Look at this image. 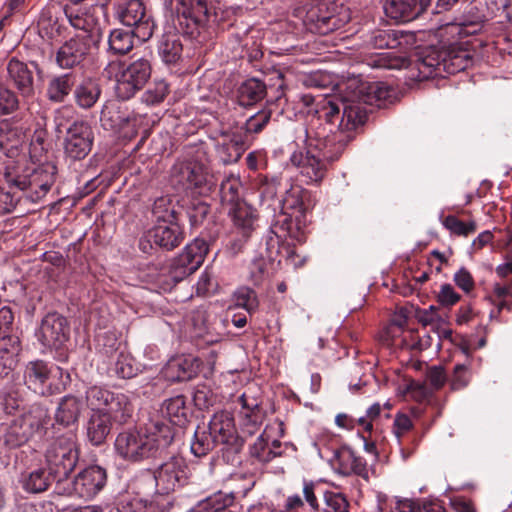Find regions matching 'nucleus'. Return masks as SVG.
Returning <instances> with one entry per match:
<instances>
[{
  "label": "nucleus",
  "mask_w": 512,
  "mask_h": 512,
  "mask_svg": "<svg viewBox=\"0 0 512 512\" xmlns=\"http://www.w3.org/2000/svg\"><path fill=\"white\" fill-rule=\"evenodd\" d=\"M340 119L339 116L338 120ZM352 131L341 128L340 123L337 132L325 137H320L318 133H311L305 126L296 130L295 144L299 150L290 155L289 161L298 169L305 184L320 185L322 183L328 172V164L338 160L353 139Z\"/></svg>",
  "instance_id": "obj_1"
},
{
  "label": "nucleus",
  "mask_w": 512,
  "mask_h": 512,
  "mask_svg": "<svg viewBox=\"0 0 512 512\" xmlns=\"http://www.w3.org/2000/svg\"><path fill=\"white\" fill-rule=\"evenodd\" d=\"M391 93L392 89L383 82H361L348 97L320 98L317 101L312 94H302L300 102L305 107H312L316 104V107L311 108L309 112L313 111L319 118H324L331 124L338 121L342 110L340 127L355 130L367 119V110L363 105L380 106L383 100L391 96Z\"/></svg>",
  "instance_id": "obj_2"
},
{
  "label": "nucleus",
  "mask_w": 512,
  "mask_h": 512,
  "mask_svg": "<svg viewBox=\"0 0 512 512\" xmlns=\"http://www.w3.org/2000/svg\"><path fill=\"white\" fill-rule=\"evenodd\" d=\"M56 174L57 168L50 162L36 166L24 158L7 161L1 186L6 210L15 208L23 197L33 203L42 200L54 185Z\"/></svg>",
  "instance_id": "obj_3"
},
{
  "label": "nucleus",
  "mask_w": 512,
  "mask_h": 512,
  "mask_svg": "<svg viewBox=\"0 0 512 512\" xmlns=\"http://www.w3.org/2000/svg\"><path fill=\"white\" fill-rule=\"evenodd\" d=\"M176 431L163 420H150L144 428L120 432L115 439L117 455L131 463L156 457L175 439Z\"/></svg>",
  "instance_id": "obj_4"
},
{
  "label": "nucleus",
  "mask_w": 512,
  "mask_h": 512,
  "mask_svg": "<svg viewBox=\"0 0 512 512\" xmlns=\"http://www.w3.org/2000/svg\"><path fill=\"white\" fill-rule=\"evenodd\" d=\"M150 61L144 57L129 63L111 61L104 69L109 79L114 78L115 93L121 100H129L142 90L151 77Z\"/></svg>",
  "instance_id": "obj_5"
},
{
  "label": "nucleus",
  "mask_w": 512,
  "mask_h": 512,
  "mask_svg": "<svg viewBox=\"0 0 512 512\" xmlns=\"http://www.w3.org/2000/svg\"><path fill=\"white\" fill-rule=\"evenodd\" d=\"M86 402L91 411L107 414L120 425L126 424L134 411L128 396L98 386L90 387L86 391Z\"/></svg>",
  "instance_id": "obj_6"
},
{
  "label": "nucleus",
  "mask_w": 512,
  "mask_h": 512,
  "mask_svg": "<svg viewBox=\"0 0 512 512\" xmlns=\"http://www.w3.org/2000/svg\"><path fill=\"white\" fill-rule=\"evenodd\" d=\"M48 421L47 410L40 406L33 407L7 426L1 438L3 445L8 449L21 447L35 435L40 434L45 429Z\"/></svg>",
  "instance_id": "obj_7"
},
{
  "label": "nucleus",
  "mask_w": 512,
  "mask_h": 512,
  "mask_svg": "<svg viewBox=\"0 0 512 512\" xmlns=\"http://www.w3.org/2000/svg\"><path fill=\"white\" fill-rule=\"evenodd\" d=\"M241 184L235 177H228L220 186L221 202L229 207L234 224L241 230L242 236L247 239L254 231V209L245 201L239 199Z\"/></svg>",
  "instance_id": "obj_8"
},
{
  "label": "nucleus",
  "mask_w": 512,
  "mask_h": 512,
  "mask_svg": "<svg viewBox=\"0 0 512 512\" xmlns=\"http://www.w3.org/2000/svg\"><path fill=\"white\" fill-rule=\"evenodd\" d=\"M79 459L75 436H62L50 443L45 453L48 469L62 481L73 472Z\"/></svg>",
  "instance_id": "obj_9"
},
{
  "label": "nucleus",
  "mask_w": 512,
  "mask_h": 512,
  "mask_svg": "<svg viewBox=\"0 0 512 512\" xmlns=\"http://www.w3.org/2000/svg\"><path fill=\"white\" fill-rule=\"evenodd\" d=\"M115 15L124 26L132 28L133 34L140 41L146 42L152 37L156 25L142 0L118 3L115 6Z\"/></svg>",
  "instance_id": "obj_10"
},
{
  "label": "nucleus",
  "mask_w": 512,
  "mask_h": 512,
  "mask_svg": "<svg viewBox=\"0 0 512 512\" xmlns=\"http://www.w3.org/2000/svg\"><path fill=\"white\" fill-rule=\"evenodd\" d=\"M338 6L334 2L318 0L309 7L303 17L305 28L316 34L326 35L341 28L346 20L336 13Z\"/></svg>",
  "instance_id": "obj_11"
},
{
  "label": "nucleus",
  "mask_w": 512,
  "mask_h": 512,
  "mask_svg": "<svg viewBox=\"0 0 512 512\" xmlns=\"http://www.w3.org/2000/svg\"><path fill=\"white\" fill-rule=\"evenodd\" d=\"M208 251L207 242L196 238L187 244L184 250L173 259L169 269V277L174 283H178L193 274L204 262Z\"/></svg>",
  "instance_id": "obj_12"
},
{
  "label": "nucleus",
  "mask_w": 512,
  "mask_h": 512,
  "mask_svg": "<svg viewBox=\"0 0 512 512\" xmlns=\"http://www.w3.org/2000/svg\"><path fill=\"white\" fill-rule=\"evenodd\" d=\"M154 479L159 493L169 494L188 483L189 469L183 457L174 455L159 465L154 471Z\"/></svg>",
  "instance_id": "obj_13"
},
{
  "label": "nucleus",
  "mask_w": 512,
  "mask_h": 512,
  "mask_svg": "<svg viewBox=\"0 0 512 512\" xmlns=\"http://www.w3.org/2000/svg\"><path fill=\"white\" fill-rule=\"evenodd\" d=\"M93 142L94 134L90 124L84 120H76L66 130L64 154L72 161L83 160L91 152Z\"/></svg>",
  "instance_id": "obj_14"
},
{
  "label": "nucleus",
  "mask_w": 512,
  "mask_h": 512,
  "mask_svg": "<svg viewBox=\"0 0 512 512\" xmlns=\"http://www.w3.org/2000/svg\"><path fill=\"white\" fill-rule=\"evenodd\" d=\"M316 204V199L311 191L301 185L295 184L285 192L281 199L280 209L291 213L297 229L305 227L307 224V214L312 211Z\"/></svg>",
  "instance_id": "obj_15"
},
{
  "label": "nucleus",
  "mask_w": 512,
  "mask_h": 512,
  "mask_svg": "<svg viewBox=\"0 0 512 512\" xmlns=\"http://www.w3.org/2000/svg\"><path fill=\"white\" fill-rule=\"evenodd\" d=\"M181 8L180 26L183 33L197 38L209 20L211 0H178Z\"/></svg>",
  "instance_id": "obj_16"
},
{
  "label": "nucleus",
  "mask_w": 512,
  "mask_h": 512,
  "mask_svg": "<svg viewBox=\"0 0 512 512\" xmlns=\"http://www.w3.org/2000/svg\"><path fill=\"white\" fill-rule=\"evenodd\" d=\"M208 430L219 445L229 450L239 452L244 444V438L237 435L233 415L228 411L216 412L209 421Z\"/></svg>",
  "instance_id": "obj_17"
},
{
  "label": "nucleus",
  "mask_w": 512,
  "mask_h": 512,
  "mask_svg": "<svg viewBox=\"0 0 512 512\" xmlns=\"http://www.w3.org/2000/svg\"><path fill=\"white\" fill-rule=\"evenodd\" d=\"M70 325L66 317L58 312L46 314L40 324V342L50 348H60L69 340Z\"/></svg>",
  "instance_id": "obj_18"
},
{
  "label": "nucleus",
  "mask_w": 512,
  "mask_h": 512,
  "mask_svg": "<svg viewBox=\"0 0 512 512\" xmlns=\"http://www.w3.org/2000/svg\"><path fill=\"white\" fill-rule=\"evenodd\" d=\"M89 37L76 35L65 41L57 50L55 61L61 69H73L80 66L90 54L92 45Z\"/></svg>",
  "instance_id": "obj_19"
},
{
  "label": "nucleus",
  "mask_w": 512,
  "mask_h": 512,
  "mask_svg": "<svg viewBox=\"0 0 512 512\" xmlns=\"http://www.w3.org/2000/svg\"><path fill=\"white\" fill-rule=\"evenodd\" d=\"M102 8V6L90 8L65 6L63 12L73 28L85 32V35H80V37H89L91 42L97 43L101 37V27L96 12Z\"/></svg>",
  "instance_id": "obj_20"
},
{
  "label": "nucleus",
  "mask_w": 512,
  "mask_h": 512,
  "mask_svg": "<svg viewBox=\"0 0 512 512\" xmlns=\"http://www.w3.org/2000/svg\"><path fill=\"white\" fill-rule=\"evenodd\" d=\"M51 369L43 360H34L27 363L24 370V382L33 392L50 396L58 391L50 383Z\"/></svg>",
  "instance_id": "obj_21"
},
{
  "label": "nucleus",
  "mask_w": 512,
  "mask_h": 512,
  "mask_svg": "<svg viewBox=\"0 0 512 512\" xmlns=\"http://www.w3.org/2000/svg\"><path fill=\"white\" fill-rule=\"evenodd\" d=\"M106 480L105 469L97 465L89 466L73 480V491L81 498L90 499L104 488Z\"/></svg>",
  "instance_id": "obj_22"
},
{
  "label": "nucleus",
  "mask_w": 512,
  "mask_h": 512,
  "mask_svg": "<svg viewBox=\"0 0 512 512\" xmlns=\"http://www.w3.org/2000/svg\"><path fill=\"white\" fill-rule=\"evenodd\" d=\"M279 184L278 177H272L269 180L267 176L262 178V175L258 174V193L261 206L258 219L264 218L268 223L269 218H276V213L281 206V199L277 197Z\"/></svg>",
  "instance_id": "obj_23"
},
{
  "label": "nucleus",
  "mask_w": 512,
  "mask_h": 512,
  "mask_svg": "<svg viewBox=\"0 0 512 512\" xmlns=\"http://www.w3.org/2000/svg\"><path fill=\"white\" fill-rule=\"evenodd\" d=\"M8 80L24 98L35 94L33 72L28 64L17 58H11L7 63Z\"/></svg>",
  "instance_id": "obj_24"
},
{
  "label": "nucleus",
  "mask_w": 512,
  "mask_h": 512,
  "mask_svg": "<svg viewBox=\"0 0 512 512\" xmlns=\"http://www.w3.org/2000/svg\"><path fill=\"white\" fill-rule=\"evenodd\" d=\"M426 6L423 0H386L383 8L387 17L398 22H409L422 14Z\"/></svg>",
  "instance_id": "obj_25"
},
{
  "label": "nucleus",
  "mask_w": 512,
  "mask_h": 512,
  "mask_svg": "<svg viewBox=\"0 0 512 512\" xmlns=\"http://www.w3.org/2000/svg\"><path fill=\"white\" fill-rule=\"evenodd\" d=\"M177 182L186 188L202 189L209 183L205 167L198 162H185L174 167Z\"/></svg>",
  "instance_id": "obj_26"
},
{
  "label": "nucleus",
  "mask_w": 512,
  "mask_h": 512,
  "mask_svg": "<svg viewBox=\"0 0 512 512\" xmlns=\"http://www.w3.org/2000/svg\"><path fill=\"white\" fill-rule=\"evenodd\" d=\"M276 217H281L282 220H275V218H269L267 225H269L271 232L275 235V237H270L267 241V253L269 258V265L272 269L275 266V258L278 254L279 241L280 238L285 237L290 233L292 227V219L294 216H291V213H285L281 209H279L276 213Z\"/></svg>",
  "instance_id": "obj_27"
},
{
  "label": "nucleus",
  "mask_w": 512,
  "mask_h": 512,
  "mask_svg": "<svg viewBox=\"0 0 512 512\" xmlns=\"http://www.w3.org/2000/svg\"><path fill=\"white\" fill-rule=\"evenodd\" d=\"M258 76V102L266 99L268 104L279 101L284 96V79L279 70L273 69L269 72H261Z\"/></svg>",
  "instance_id": "obj_28"
},
{
  "label": "nucleus",
  "mask_w": 512,
  "mask_h": 512,
  "mask_svg": "<svg viewBox=\"0 0 512 512\" xmlns=\"http://www.w3.org/2000/svg\"><path fill=\"white\" fill-rule=\"evenodd\" d=\"M161 412L163 421L176 431L175 438L182 432L187 422V408L185 397L177 395L164 401Z\"/></svg>",
  "instance_id": "obj_29"
},
{
  "label": "nucleus",
  "mask_w": 512,
  "mask_h": 512,
  "mask_svg": "<svg viewBox=\"0 0 512 512\" xmlns=\"http://www.w3.org/2000/svg\"><path fill=\"white\" fill-rule=\"evenodd\" d=\"M444 49L439 50L435 47L425 48L420 52L416 66L419 77L428 79L431 77L443 76L444 66Z\"/></svg>",
  "instance_id": "obj_30"
},
{
  "label": "nucleus",
  "mask_w": 512,
  "mask_h": 512,
  "mask_svg": "<svg viewBox=\"0 0 512 512\" xmlns=\"http://www.w3.org/2000/svg\"><path fill=\"white\" fill-rule=\"evenodd\" d=\"M61 7L52 4L44 7L40 13L37 27L39 35L48 40H54L61 36L64 26L60 22Z\"/></svg>",
  "instance_id": "obj_31"
},
{
  "label": "nucleus",
  "mask_w": 512,
  "mask_h": 512,
  "mask_svg": "<svg viewBox=\"0 0 512 512\" xmlns=\"http://www.w3.org/2000/svg\"><path fill=\"white\" fill-rule=\"evenodd\" d=\"M84 409L83 401L75 395L62 397L55 410L54 420L58 425L70 427L78 423Z\"/></svg>",
  "instance_id": "obj_32"
},
{
  "label": "nucleus",
  "mask_w": 512,
  "mask_h": 512,
  "mask_svg": "<svg viewBox=\"0 0 512 512\" xmlns=\"http://www.w3.org/2000/svg\"><path fill=\"white\" fill-rule=\"evenodd\" d=\"M76 84V75L63 73L50 78L46 87V97L52 103H63L69 97Z\"/></svg>",
  "instance_id": "obj_33"
},
{
  "label": "nucleus",
  "mask_w": 512,
  "mask_h": 512,
  "mask_svg": "<svg viewBox=\"0 0 512 512\" xmlns=\"http://www.w3.org/2000/svg\"><path fill=\"white\" fill-rule=\"evenodd\" d=\"M114 419L107 414L91 411L86 423V436L93 446L102 445L112 429Z\"/></svg>",
  "instance_id": "obj_34"
},
{
  "label": "nucleus",
  "mask_w": 512,
  "mask_h": 512,
  "mask_svg": "<svg viewBox=\"0 0 512 512\" xmlns=\"http://www.w3.org/2000/svg\"><path fill=\"white\" fill-rule=\"evenodd\" d=\"M198 367L196 359L178 357L167 363L164 374L172 382L188 381L198 374Z\"/></svg>",
  "instance_id": "obj_35"
},
{
  "label": "nucleus",
  "mask_w": 512,
  "mask_h": 512,
  "mask_svg": "<svg viewBox=\"0 0 512 512\" xmlns=\"http://www.w3.org/2000/svg\"><path fill=\"white\" fill-rule=\"evenodd\" d=\"M54 481H57V478L48 468H37L23 473L20 479L22 488L33 494L46 491Z\"/></svg>",
  "instance_id": "obj_36"
},
{
  "label": "nucleus",
  "mask_w": 512,
  "mask_h": 512,
  "mask_svg": "<svg viewBox=\"0 0 512 512\" xmlns=\"http://www.w3.org/2000/svg\"><path fill=\"white\" fill-rule=\"evenodd\" d=\"M149 237L155 245L166 250L178 247L183 240L182 231L176 224L158 225L149 230Z\"/></svg>",
  "instance_id": "obj_37"
},
{
  "label": "nucleus",
  "mask_w": 512,
  "mask_h": 512,
  "mask_svg": "<svg viewBox=\"0 0 512 512\" xmlns=\"http://www.w3.org/2000/svg\"><path fill=\"white\" fill-rule=\"evenodd\" d=\"M101 87L93 78H85L78 85L75 84L73 95L75 103L81 109H91L99 100Z\"/></svg>",
  "instance_id": "obj_38"
},
{
  "label": "nucleus",
  "mask_w": 512,
  "mask_h": 512,
  "mask_svg": "<svg viewBox=\"0 0 512 512\" xmlns=\"http://www.w3.org/2000/svg\"><path fill=\"white\" fill-rule=\"evenodd\" d=\"M473 64L471 53L459 46H449L444 49V73L455 74L464 71Z\"/></svg>",
  "instance_id": "obj_39"
},
{
  "label": "nucleus",
  "mask_w": 512,
  "mask_h": 512,
  "mask_svg": "<svg viewBox=\"0 0 512 512\" xmlns=\"http://www.w3.org/2000/svg\"><path fill=\"white\" fill-rule=\"evenodd\" d=\"M451 210L455 214L447 215L442 220V225L453 235L467 237L477 230V223L473 219L468 221H462L458 218V215H470L469 211L460 209L459 207H452Z\"/></svg>",
  "instance_id": "obj_40"
},
{
  "label": "nucleus",
  "mask_w": 512,
  "mask_h": 512,
  "mask_svg": "<svg viewBox=\"0 0 512 512\" xmlns=\"http://www.w3.org/2000/svg\"><path fill=\"white\" fill-rule=\"evenodd\" d=\"M183 46L176 32L164 33L159 41L158 54L166 64H175L182 55Z\"/></svg>",
  "instance_id": "obj_41"
},
{
  "label": "nucleus",
  "mask_w": 512,
  "mask_h": 512,
  "mask_svg": "<svg viewBox=\"0 0 512 512\" xmlns=\"http://www.w3.org/2000/svg\"><path fill=\"white\" fill-rule=\"evenodd\" d=\"M23 133L9 120L0 121V149L13 152L21 145Z\"/></svg>",
  "instance_id": "obj_42"
},
{
  "label": "nucleus",
  "mask_w": 512,
  "mask_h": 512,
  "mask_svg": "<svg viewBox=\"0 0 512 512\" xmlns=\"http://www.w3.org/2000/svg\"><path fill=\"white\" fill-rule=\"evenodd\" d=\"M475 8V0H473L462 15L459 23L462 30L467 34L477 33L482 28L483 23L489 20L484 10L480 11V9Z\"/></svg>",
  "instance_id": "obj_43"
},
{
  "label": "nucleus",
  "mask_w": 512,
  "mask_h": 512,
  "mask_svg": "<svg viewBox=\"0 0 512 512\" xmlns=\"http://www.w3.org/2000/svg\"><path fill=\"white\" fill-rule=\"evenodd\" d=\"M133 31L114 29L110 32L108 45L109 51L115 55H124L130 52L134 46Z\"/></svg>",
  "instance_id": "obj_44"
},
{
  "label": "nucleus",
  "mask_w": 512,
  "mask_h": 512,
  "mask_svg": "<svg viewBox=\"0 0 512 512\" xmlns=\"http://www.w3.org/2000/svg\"><path fill=\"white\" fill-rule=\"evenodd\" d=\"M281 442L278 439L270 440L268 429L258 437V461L269 462L273 458L280 456Z\"/></svg>",
  "instance_id": "obj_45"
},
{
  "label": "nucleus",
  "mask_w": 512,
  "mask_h": 512,
  "mask_svg": "<svg viewBox=\"0 0 512 512\" xmlns=\"http://www.w3.org/2000/svg\"><path fill=\"white\" fill-rule=\"evenodd\" d=\"M368 44L375 49H395L401 43L397 31L379 29L370 34Z\"/></svg>",
  "instance_id": "obj_46"
},
{
  "label": "nucleus",
  "mask_w": 512,
  "mask_h": 512,
  "mask_svg": "<svg viewBox=\"0 0 512 512\" xmlns=\"http://www.w3.org/2000/svg\"><path fill=\"white\" fill-rule=\"evenodd\" d=\"M218 445L219 443L214 439L208 429L201 432L196 431L194 441L191 443V452L197 457H202L207 455Z\"/></svg>",
  "instance_id": "obj_47"
},
{
  "label": "nucleus",
  "mask_w": 512,
  "mask_h": 512,
  "mask_svg": "<svg viewBox=\"0 0 512 512\" xmlns=\"http://www.w3.org/2000/svg\"><path fill=\"white\" fill-rule=\"evenodd\" d=\"M113 371L119 378L131 379L138 374L139 367L131 355L120 353L114 363Z\"/></svg>",
  "instance_id": "obj_48"
},
{
  "label": "nucleus",
  "mask_w": 512,
  "mask_h": 512,
  "mask_svg": "<svg viewBox=\"0 0 512 512\" xmlns=\"http://www.w3.org/2000/svg\"><path fill=\"white\" fill-rule=\"evenodd\" d=\"M324 512H350V503L347 497L340 492H324Z\"/></svg>",
  "instance_id": "obj_49"
},
{
  "label": "nucleus",
  "mask_w": 512,
  "mask_h": 512,
  "mask_svg": "<svg viewBox=\"0 0 512 512\" xmlns=\"http://www.w3.org/2000/svg\"><path fill=\"white\" fill-rule=\"evenodd\" d=\"M18 95L5 85L0 84V117L13 114L19 109Z\"/></svg>",
  "instance_id": "obj_50"
},
{
  "label": "nucleus",
  "mask_w": 512,
  "mask_h": 512,
  "mask_svg": "<svg viewBox=\"0 0 512 512\" xmlns=\"http://www.w3.org/2000/svg\"><path fill=\"white\" fill-rule=\"evenodd\" d=\"M354 455L355 452L347 446H342L335 450L332 462L340 474L351 475V462Z\"/></svg>",
  "instance_id": "obj_51"
},
{
  "label": "nucleus",
  "mask_w": 512,
  "mask_h": 512,
  "mask_svg": "<svg viewBox=\"0 0 512 512\" xmlns=\"http://www.w3.org/2000/svg\"><path fill=\"white\" fill-rule=\"evenodd\" d=\"M169 92L168 84L161 80L154 83L152 88L146 90L142 95V101L147 105H155L162 102Z\"/></svg>",
  "instance_id": "obj_52"
},
{
  "label": "nucleus",
  "mask_w": 512,
  "mask_h": 512,
  "mask_svg": "<svg viewBox=\"0 0 512 512\" xmlns=\"http://www.w3.org/2000/svg\"><path fill=\"white\" fill-rule=\"evenodd\" d=\"M509 6V0H475V9L484 10L488 19H493L498 12L504 11Z\"/></svg>",
  "instance_id": "obj_53"
},
{
  "label": "nucleus",
  "mask_w": 512,
  "mask_h": 512,
  "mask_svg": "<svg viewBox=\"0 0 512 512\" xmlns=\"http://www.w3.org/2000/svg\"><path fill=\"white\" fill-rule=\"evenodd\" d=\"M238 103L243 107L253 106L256 103V79H250L239 87Z\"/></svg>",
  "instance_id": "obj_54"
},
{
  "label": "nucleus",
  "mask_w": 512,
  "mask_h": 512,
  "mask_svg": "<svg viewBox=\"0 0 512 512\" xmlns=\"http://www.w3.org/2000/svg\"><path fill=\"white\" fill-rule=\"evenodd\" d=\"M21 351L20 340L17 336L5 334L0 337V353L4 355H11L13 359H18Z\"/></svg>",
  "instance_id": "obj_55"
},
{
  "label": "nucleus",
  "mask_w": 512,
  "mask_h": 512,
  "mask_svg": "<svg viewBox=\"0 0 512 512\" xmlns=\"http://www.w3.org/2000/svg\"><path fill=\"white\" fill-rule=\"evenodd\" d=\"M470 381L468 366L465 364H457L454 367L451 378V389L460 390L465 388Z\"/></svg>",
  "instance_id": "obj_56"
},
{
  "label": "nucleus",
  "mask_w": 512,
  "mask_h": 512,
  "mask_svg": "<svg viewBox=\"0 0 512 512\" xmlns=\"http://www.w3.org/2000/svg\"><path fill=\"white\" fill-rule=\"evenodd\" d=\"M461 296L456 292L451 284H443L440 287V291L437 294L438 302L445 307H450L459 302Z\"/></svg>",
  "instance_id": "obj_57"
},
{
  "label": "nucleus",
  "mask_w": 512,
  "mask_h": 512,
  "mask_svg": "<svg viewBox=\"0 0 512 512\" xmlns=\"http://www.w3.org/2000/svg\"><path fill=\"white\" fill-rule=\"evenodd\" d=\"M240 402L242 403V408L243 410L240 412L241 416H242V433L244 435H248L250 437H252L256 431V423H255V420L253 419L254 415H253V410H249L247 408V404H246V399H245V396L242 395L240 397Z\"/></svg>",
  "instance_id": "obj_58"
},
{
  "label": "nucleus",
  "mask_w": 512,
  "mask_h": 512,
  "mask_svg": "<svg viewBox=\"0 0 512 512\" xmlns=\"http://www.w3.org/2000/svg\"><path fill=\"white\" fill-rule=\"evenodd\" d=\"M453 280L455 284L466 294H470L475 288L474 278L465 267H461L454 274Z\"/></svg>",
  "instance_id": "obj_59"
},
{
  "label": "nucleus",
  "mask_w": 512,
  "mask_h": 512,
  "mask_svg": "<svg viewBox=\"0 0 512 512\" xmlns=\"http://www.w3.org/2000/svg\"><path fill=\"white\" fill-rule=\"evenodd\" d=\"M426 378L434 390L441 389L447 381V375L442 366L429 367Z\"/></svg>",
  "instance_id": "obj_60"
},
{
  "label": "nucleus",
  "mask_w": 512,
  "mask_h": 512,
  "mask_svg": "<svg viewBox=\"0 0 512 512\" xmlns=\"http://www.w3.org/2000/svg\"><path fill=\"white\" fill-rule=\"evenodd\" d=\"M117 114L118 111L116 104L113 102H107L101 109L100 120L103 125L114 127L120 122V116Z\"/></svg>",
  "instance_id": "obj_61"
},
{
  "label": "nucleus",
  "mask_w": 512,
  "mask_h": 512,
  "mask_svg": "<svg viewBox=\"0 0 512 512\" xmlns=\"http://www.w3.org/2000/svg\"><path fill=\"white\" fill-rule=\"evenodd\" d=\"M412 427L413 423L408 415L404 413L396 414L393 423V430L398 439H400L404 434L410 431Z\"/></svg>",
  "instance_id": "obj_62"
},
{
  "label": "nucleus",
  "mask_w": 512,
  "mask_h": 512,
  "mask_svg": "<svg viewBox=\"0 0 512 512\" xmlns=\"http://www.w3.org/2000/svg\"><path fill=\"white\" fill-rule=\"evenodd\" d=\"M216 287L212 274L205 270L201 273L199 280L196 284V292L198 295H206L213 291Z\"/></svg>",
  "instance_id": "obj_63"
},
{
  "label": "nucleus",
  "mask_w": 512,
  "mask_h": 512,
  "mask_svg": "<svg viewBox=\"0 0 512 512\" xmlns=\"http://www.w3.org/2000/svg\"><path fill=\"white\" fill-rule=\"evenodd\" d=\"M152 213L157 220H166L171 215L170 201L165 197H160L155 200L152 206Z\"/></svg>",
  "instance_id": "obj_64"
}]
</instances>
